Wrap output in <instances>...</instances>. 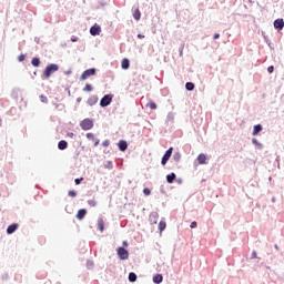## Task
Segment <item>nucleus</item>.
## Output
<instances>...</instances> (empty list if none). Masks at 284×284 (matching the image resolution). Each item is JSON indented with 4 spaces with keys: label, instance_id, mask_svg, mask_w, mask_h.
<instances>
[{
    "label": "nucleus",
    "instance_id": "nucleus-1",
    "mask_svg": "<svg viewBox=\"0 0 284 284\" xmlns=\"http://www.w3.org/2000/svg\"><path fill=\"white\" fill-rule=\"evenodd\" d=\"M54 72H59V64L51 63L47 65L43 72L44 79H50Z\"/></svg>",
    "mask_w": 284,
    "mask_h": 284
},
{
    "label": "nucleus",
    "instance_id": "nucleus-2",
    "mask_svg": "<svg viewBox=\"0 0 284 284\" xmlns=\"http://www.w3.org/2000/svg\"><path fill=\"white\" fill-rule=\"evenodd\" d=\"M80 128L84 131L92 130L94 128V122L92 121V119L87 118L81 121Z\"/></svg>",
    "mask_w": 284,
    "mask_h": 284
},
{
    "label": "nucleus",
    "instance_id": "nucleus-3",
    "mask_svg": "<svg viewBox=\"0 0 284 284\" xmlns=\"http://www.w3.org/2000/svg\"><path fill=\"white\" fill-rule=\"evenodd\" d=\"M94 74H97V69H94V68L87 69L85 71H83L80 79H81V81H85V80L90 79V77H94Z\"/></svg>",
    "mask_w": 284,
    "mask_h": 284
},
{
    "label": "nucleus",
    "instance_id": "nucleus-4",
    "mask_svg": "<svg viewBox=\"0 0 284 284\" xmlns=\"http://www.w3.org/2000/svg\"><path fill=\"white\" fill-rule=\"evenodd\" d=\"M118 256H119L120 261H128V258H130V253L128 252V250L120 246L118 248Z\"/></svg>",
    "mask_w": 284,
    "mask_h": 284
},
{
    "label": "nucleus",
    "instance_id": "nucleus-5",
    "mask_svg": "<svg viewBox=\"0 0 284 284\" xmlns=\"http://www.w3.org/2000/svg\"><path fill=\"white\" fill-rule=\"evenodd\" d=\"M113 95L112 94H105L101 100H100V106L101 108H108L110 103H112Z\"/></svg>",
    "mask_w": 284,
    "mask_h": 284
},
{
    "label": "nucleus",
    "instance_id": "nucleus-6",
    "mask_svg": "<svg viewBox=\"0 0 284 284\" xmlns=\"http://www.w3.org/2000/svg\"><path fill=\"white\" fill-rule=\"evenodd\" d=\"M173 150H174L173 148H170V149L164 153V155H163V158H162V161H161L162 165H166V164H168V161H170V158L172 156Z\"/></svg>",
    "mask_w": 284,
    "mask_h": 284
},
{
    "label": "nucleus",
    "instance_id": "nucleus-7",
    "mask_svg": "<svg viewBox=\"0 0 284 284\" xmlns=\"http://www.w3.org/2000/svg\"><path fill=\"white\" fill-rule=\"evenodd\" d=\"M90 34L91 37H99V34H101V26L94 24L93 27H91Z\"/></svg>",
    "mask_w": 284,
    "mask_h": 284
},
{
    "label": "nucleus",
    "instance_id": "nucleus-8",
    "mask_svg": "<svg viewBox=\"0 0 284 284\" xmlns=\"http://www.w3.org/2000/svg\"><path fill=\"white\" fill-rule=\"evenodd\" d=\"M149 221L151 225H156L159 221V213L158 212H152L149 216Z\"/></svg>",
    "mask_w": 284,
    "mask_h": 284
},
{
    "label": "nucleus",
    "instance_id": "nucleus-9",
    "mask_svg": "<svg viewBox=\"0 0 284 284\" xmlns=\"http://www.w3.org/2000/svg\"><path fill=\"white\" fill-rule=\"evenodd\" d=\"M273 26H274L275 30H283V28H284V21H283V19H276V20L273 22Z\"/></svg>",
    "mask_w": 284,
    "mask_h": 284
},
{
    "label": "nucleus",
    "instance_id": "nucleus-10",
    "mask_svg": "<svg viewBox=\"0 0 284 284\" xmlns=\"http://www.w3.org/2000/svg\"><path fill=\"white\" fill-rule=\"evenodd\" d=\"M17 230H19V224H17V223L10 224L7 227V234H14V232H17Z\"/></svg>",
    "mask_w": 284,
    "mask_h": 284
},
{
    "label": "nucleus",
    "instance_id": "nucleus-11",
    "mask_svg": "<svg viewBox=\"0 0 284 284\" xmlns=\"http://www.w3.org/2000/svg\"><path fill=\"white\" fill-rule=\"evenodd\" d=\"M87 139H89V141H93L94 148H97L101 142L99 139L94 138V133H87Z\"/></svg>",
    "mask_w": 284,
    "mask_h": 284
},
{
    "label": "nucleus",
    "instance_id": "nucleus-12",
    "mask_svg": "<svg viewBox=\"0 0 284 284\" xmlns=\"http://www.w3.org/2000/svg\"><path fill=\"white\" fill-rule=\"evenodd\" d=\"M118 146L120 152H125V150H128V142L125 140H120Z\"/></svg>",
    "mask_w": 284,
    "mask_h": 284
},
{
    "label": "nucleus",
    "instance_id": "nucleus-13",
    "mask_svg": "<svg viewBox=\"0 0 284 284\" xmlns=\"http://www.w3.org/2000/svg\"><path fill=\"white\" fill-rule=\"evenodd\" d=\"M85 214H88V211L85 209H80L77 214V219L79 221H83L85 219Z\"/></svg>",
    "mask_w": 284,
    "mask_h": 284
},
{
    "label": "nucleus",
    "instance_id": "nucleus-14",
    "mask_svg": "<svg viewBox=\"0 0 284 284\" xmlns=\"http://www.w3.org/2000/svg\"><path fill=\"white\" fill-rule=\"evenodd\" d=\"M98 102H99V97H97V95H91L88 99V104L89 105H97Z\"/></svg>",
    "mask_w": 284,
    "mask_h": 284
},
{
    "label": "nucleus",
    "instance_id": "nucleus-15",
    "mask_svg": "<svg viewBox=\"0 0 284 284\" xmlns=\"http://www.w3.org/2000/svg\"><path fill=\"white\" fill-rule=\"evenodd\" d=\"M260 132H263V125L261 124L254 125L253 132H252L253 136H256Z\"/></svg>",
    "mask_w": 284,
    "mask_h": 284
},
{
    "label": "nucleus",
    "instance_id": "nucleus-16",
    "mask_svg": "<svg viewBox=\"0 0 284 284\" xmlns=\"http://www.w3.org/2000/svg\"><path fill=\"white\" fill-rule=\"evenodd\" d=\"M121 68H122V70H129V69H130V60L126 59V58H124V59L122 60Z\"/></svg>",
    "mask_w": 284,
    "mask_h": 284
},
{
    "label": "nucleus",
    "instance_id": "nucleus-17",
    "mask_svg": "<svg viewBox=\"0 0 284 284\" xmlns=\"http://www.w3.org/2000/svg\"><path fill=\"white\" fill-rule=\"evenodd\" d=\"M197 161H199L200 165H205V161H207V156L205 154L201 153L197 156Z\"/></svg>",
    "mask_w": 284,
    "mask_h": 284
},
{
    "label": "nucleus",
    "instance_id": "nucleus-18",
    "mask_svg": "<svg viewBox=\"0 0 284 284\" xmlns=\"http://www.w3.org/2000/svg\"><path fill=\"white\" fill-rule=\"evenodd\" d=\"M68 149V142L65 140H61L58 143V150H67Z\"/></svg>",
    "mask_w": 284,
    "mask_h": 284
},
{
    "label": "nucleus",
    "instance_id": "nucleus-19",
    "mask_svg": "<svg viewBox=\"0 0 284 284\" xmlns=\"http://www.w3.org/2000/svg\"><path fill=\"white\" fill-rule=\"evenodd\" d=\"M153 283H155V284L163 283V275L156 274L155 276H153Z\"/></svg>",
    "mask_w": 284,
    "mask_h": 284
},
{
    "label": "nucleus",
    "instance_id": "nucleus-20",
    "mask_svg": "<svg viewBox=\"0 0 284 284\" xmlns=\"http://www.w3.org/2000/svg\"><path fill=\"white\" fill-rule=\"evenodd\" d=\"M31 65H33V68H39V65H41V60L39 58H33Z\"/></svg>",
    "mask_w": 284,
    "mask_h": 284
},
{
    "label": "nucleus",
    "instance_id": "nucleus-21",
    "mask_svg": "<svg viewBox=\"0 0 284 284\" xmlns=\"http://www.w3.org/2000/svg\"><path fill=\"white\" fill-rule=\"evenodd\" d=\"M166 123H174V112H169L168 113Z\"/></svg>",
    "mask_w": 284,
    "mask_h": 284
},
{
    "label": "nucleus",
    "instance_id": "nucleus-22",
    "mask_svg": "<svg viewBox=\"0 0 284 284\" xmlns=\"http://www.w3.org/2000/svg\"><path fill=\"white\" fill-rule=\"evenodd\" d=\"M165 227H168V224L165 223V221H160L159 223V231L160 232H165Z\"/></svg>",
    "mask_w": 284,
    "mask_h": 284
},
{
    "label": "nucleus",
    "instance_id": "nucleus-23",
    "mask_svg": "<svg viewBox=\"0 0 284 284\" xmlns=\"http://www.w3.org/2000/svg\"><path fill=\"white\" fill-rule=\"evenodd\" d=\"M133 19H135V21H141V11L139 9L133 12Z\"/></svg>",
    "mask_w": 284,
    "mask_h": 284
},
{
    "label": "nucleus",
    "instance_id": "nucleus-24",
    "mask_svg": "<svg viewBox=\"0 0 284 284\" xmlns=\"http://www.w3.org/2000/svg\"><path fill=\"white\" fill-rule=\"evenodd\" d=\"M252 144L256 145L257 150H263V144L256 139H252Z\"/></svg>",
    "mask_w": 284,
    "mask_h": 284
},
{
    "label": "nucleus",
    "instance_id": "nucleus-25",
    "mask_svg": "<svg viewBox=\"0 0 284 284\" xmlns=\"http://www.w3.org/2000/svg\"><path fill=\"white\" fill-rule=\"evenodd\" d=\"M174 179H176L175 173H171V174L166 175L168 183H174Z\"/></svg>",
    "mask_w": 284,
    "mask_h": 284
},
{
    "label": "nucleus",
    "instance_id": "nucleus-26",
    "mask_svg": "<svg viewBox=\"0 0 284 284\" xmlns=\"http://www.w3.org/2000/svg\"><path fill=\"white\" fill-rule=\"evenodd\" d=\"M185 89L187 92H192L194 90V83L193 82H186L185 83Z\"/></svg>",
    "mask_w": 284,
    "mask_h": 284
},
{
    "label": "nucleus",
    "instance_id": "nucleus-27",
    "mask_svg": "<svg viewBox=\"0 0 284 284\" xmlns=\"http://www.w3.org/2000/svg\"><path fill=\"white\" fill-rule=\"evenodd\" d=\"M98 227L100 232H103V230H105L103 219L98 220Z\"/></svg>",
    "mask_w": 284,
    "mask_h": 284
},
{
    "label": "nucleus",
    "instance_id": "nucleus-28",
    "mask_svg": "<svg viewBox=\"0 0 284 284\" xmlns=\"http://www.w3.org/2000/svg\"><path fill=\"white\" fill-rule=\"evenodd\" d=\"M129 281H130V283H136L135 273H133V272L129 273Z\"/></svg>",
    "mask_w": 284,
    "mask_h": 284
},
{
    "label": "nucleus",
    "instance_id": "nucleus-29",
    "mask_svg": "<svg viewBox=\"0 0 284 284\" xmlns=\"http://www.w3.org/2000/svg\"><path fill=\"white\" fill-rule=\"evenodd\" d=\"M105 170H113L114 165L112 164V161H106L104 164Z\"/></svg>",
    "mask_w": 284,
    "mask_h": 284
},
{
    "label": "nucleus",
    "instance_id": "nucleus-30",
    "mask_svg": "<svg viewBox=\"0 0 284 284\" xmlns=\"http://www.w3.org/2000/svg\"><path fill=\"white\" fill-rule=\"evenodd\" d=\"M173 161H175V163H179V161H181V154L179 152H175L173 154Z\"/></svg>",
    "mask_w": 284,
    "mask_h": 284
},
{
    "label": "nucleus",
    "instance_id": "nucleus-31",
    "mask_svg": "<svg viewBox=\"0 0 284 284\" xmlns=\"http://www.w3.org/2000/svg\"><path fill=\"white\" fill-rule=\"evenodd\" d=\"M88 205H90V207H97V202L94 200H88Z\"/></svg>",
    "mask_w": 284,
    "mask_h": 284
},
{
    "label": "nucleus",
    "instance_id": "nucleus-32",
    "mask_svg": "<svg viewBox=\"0 0 284 284\" xmlns=\"http://www.w3.org/2000/svg\"><path fill=\"white\" fill-rule=\"evenodd\" d=\"M148 108H150V110H156V104L154 102H149Z\"/></svg>",
    "mask_w": 284,
    "mask_h": 284
},
{
    "label": "nucleus",
    "instance_id": "nucleus-33",
    "mask_svg": "<svg viewBox=\"0 0 284 284\" xmlns=\"http://www.w3.org/2000/svg\"><path fill=\"white\" fill-rule=\"evenodd\" d=\"M84 92H92V84H85Z\"/></svg>",
    "mask_w": 284,
    "mask_h": 284
},
{
    "label": "nucleus",
    "instance_id": "nucleus-34",
    "mask_svg": "<svg viewBox=\"0 0 284 284\" xmlns=\"http://www.w3.org/2000/svg\"><path fill=\"white\" fill-rule=\"evenodd\" d=\"M143 194H144V196H150V194H152V191H150V189L145 187L143 190Z\"/></svg>",
    "mask_w": 284,
    "mask_h": 284
},
{
    "label": "nucleus",
    "instance_id": "nucleus-35",
    "mask_svg": "<svg viewBox=\"0 0 284 284\" xmlns=\"http://www.w3.org/2000/svg\"><path fill=\"white\" fill-rule=\"evenodd\" d=\"M18 61L21 63L22 61H26V55L24 54H20L18 57Z\"/></svg>",
    "mask_w": 284,
    "mask_h": 284
},
{
    "label": "nucleus",
    "instance_id": "nucleus-36",
    "mask_svg": "<svg viewBox=\"0 0 284 284\" xmlns=\"http://www.w3.org/2000/svg\"><path fill=\"white\" fill-rule=\"evenodd\" d=\"M40 100L42 103H48V97L40 95Z\"/></svg>",
    "mask_w": 284,
    "mask_h": 284
},
{
    "label": "nucleus",
    "instance_id": "nucleus-37",
    "mask_svg": "<svg viewBox=\"0 0 284 284\" xmlns=\"http://www.w3.org/2000/svg\"><path fill=\"white\" fill-rule=\"evenodd\" d=\"M69 196H71L72 199H74L77 196V191H69Z\"/></svg>",
    "mask_w": 284,
    "mask_h": 284
},
{
    "label": "nucleus",
    "instance_id": "nucleus-38",
    "mask_svg": "<svg viewBox=\"0 0 284 284\" xmlns=\"http://www.w3.org/2000/svg\"><path fill=\"white\" fill-rule=\"evenodd\" d=\"M267 72H268V74H272V72H274V65H270L267 68Z\"/></svg>",
    "mask_w": 284,
    "mask_h": 284
},
{
    "label": "nucleus",
    "instance_id": "nucleus-39",
    "mask_svg": "<svg viewBox=\"0 0 284 284\" xmlns=\"http://www.w3.org/2000/svg\"><path fill=\"white\" fill-rule=\"evenodd\" d=\"M81 181H83V178H81V179H75V180H74L75 185H81Z\"/></svg>",
    "mask_w": 284,
    "mask_h": 284
},
{
    "label": "nucleus",
    "instance_id": "nucleus-40",
    "mask_svg": "<svg viewBox=\"0 0 284 284\" xmlns=\"http://www.w3.org/2000/svg\"><path fill=\"white\" fill-rule=\"evenodd\" d=\"M71 41H72V43H77V41H79V38L75 37V36H72V37H71Z\"/></svg>",
    "mask_w": 284,
    "mask_h": 284
},
{
    "label": "nucleus",
    "instance_id": "nucleus-41",
    "mask_svg": "<svg viewBox=\"0 0 284 284\" xmlns=\"http://www.w3.org/2000/svg\"><path fill=\"white\" fill-rule=\"evenodd\" d=\"M103 148H108L110 145V141L105 140L102 142Z\"/></svg>",
    "mask_w": 284,
    "mask_h": 284
},
{
    "label": "nucleus",
    "instance_id": "nucleus-42",
    "mask_svg": "<svg viewBox=\"0 0 284 284\" xmlns=\"http://www.w3.org/2000/svg\"><path fill=\"white\" fill-rule=\"evenodd\" d=\"M196 225H197L196 221H193V222L190 224L191 230H194V227H196Z\"/></svg>",
    "mask_w": 284,
    "mask_h": 284
},
{
    "label": "nucleus",
    "instance_id": "nucleus-43",
    "mask_svg": "<svg viewBox=\"0 0 284 284\" xmlns=\"http://www.w3.org/2000/svg\"><path fill=\"white\" fill-rule=\"evenodd\" d=\"M67 136H69V139H74V133L69 132V133L67 134Z\"/></svg>",
    "mask_w": 284,
    "mask_h": 284
},
{
    "label": "nucleus",
    "instance_id": "nucleus-44",
    "mask_svg": "<svg viewBox=\"0 0 284 284\" xmlns=\"http://www.w3.org/2000/svg\"><path fill=\"white\" fill-rule=\"evenodd\" d=\"M220 38H221V34H219V33H215V34L213 36V39H214V40L220 39Z\"/></svg>",
    "mask_w": 284,
    "mask_h": 284
},
{
    "label": "nucleus",
    "instance_id": "nucleus-45",
    "mask_svg": "<svg viewBox=\"0 0 284 284\" xmlns=\"http://www.w3.org/2000/svg\"><path fill=\"white\" fill-rule=\"evenodd\" d=\"M251 258H256V251L252 252Z\"/></svg>",
    "mask_w": 284,
    "mask_h": 284
},
{
    "label": "nucleus",
    "instance_id": "nucleus-46",
    "mask_svg": "<svg viewBox=\"0 0 284 284\" xmlns=\"http://www.w3.org/2000/svg\"><path fill=\"white\" fill-rule=\"evenodd\" d=\"M138 39H145V36L139 33V34H138Z\"/></svg>",
    "mask_w": 284,
    "mask_h": 284
},
{
    "label": "nucleus",
    "instance_id": "nucleus-47",
    "mask_svg": "<svg viewBox=\"0 0 284 284\" xmlns=\"http://www.w3.org/2000/svg\"><path fill=\"white\" fill-rule=\"evenodd\" d=\"M180 57H183V48L180 49Z\"/></svg>",
    "mask_w": 284,
    "mask_h": 284
},
{
    "label": "nucleus",
    "instance_id": "nucleus-48",
    "mask_svg": "<svg viewBox=\"0 0 284 284\" xmlns=\"http://www.w3.org/2000/svg\"><path fill=\"white\" fill-rule=\"evenodd\" d=\"M281 101L284 103V93L281 95Z\"/></svg>",
    "mask_w": 284,
    "mask_h": 284
},
{
    "label": "nucleus",
    "instance_id": "nucleus-49",
    "mask_svg": "<svg viewBox=\"0 0 284 284\" xmlns=\"http://www.w3.org/2000/svg\"><path fill=\"white\" fill-rule=\"evenodd\" d=\"M276 162L280 163L281 162V156L276 158Z\"/></svg>",
    "mask_w": 284,
    "mask_h": 284
},
{
    "label": "nucleus",
    "instance_id": "nucleus-50",
    "mask_svg": "<svg viewBox=\"0 0 284 284\" xmlns=\"http://www.w3.org/2000/svg\"><path fill=\"white\" fill-rule=\"evenodd\" d=\"M65 74H72V70L67 71Z\"/></svg>",
    "mask_w": 284,
    "mask_h": 284
},
{
    "label": "nucleus",
    "instance_id": "nucleus-51",
    "mask_svg": "<svg viewBox=\"0 0 284 284\" xmlns=\"http://www.w3.org/2000/svg\"><path fill=\"white\" fill-rule=\"evenodd\" d=\"M272 203H276V197H272Z\"/></svg>",
    "mask_w": 284,
    "mask_h": 284
},
{
    "label": "nucleus",
    "instance_id": "nucleus-52",
    "mask_svg": "<svg viewBox=\"0 0 284 284\" xmlns=\"http://www.w3.org/2000/svg\"><path fill=\"white\" fill-rule=\"evenodd\" d=\"M123 245H124V247H128V242L124 241V242H123Z\"/></svg>",
    "mask_w": 284,
    "mask_h": 284
},
{
    "label": "nucleus",
    "instance_id": "nucleus-53",
    "mask_svg": "<svg viewBox=\"0 0 284 284\" xmlns=\"http://www.w3.org/2000/svg\"><path fill=\"white\" fill-rule=\"evenodd\" d=\"M274 248L278 251V244H275V245H274Z\"/></svg>",
    "mask_w": 284,
    "mask_h": 284
},
{
    "label": "nucleus",
    "instance_id": "nucleus-54",
    "mask_svg": "<svg viewBox=\"0 0 284 284\" xmlns=\"http://www.w3.org/2000/svg\"><path fill=\"white\" fill-rule=\"evenodd\" d=\"M87 265H88V266H90V265L92 266V262L89 261V262L87 263Z\"/></svg>",
    "mask_w": 284,
    "mask_h": 284
},
{
    "label": "nucleus",
    "instance_id": "nucleus-55",
    "mask_svg": "<svg viewBox=\"0 0 284 284\" xmlns=\"http://www.w3.org/2000/svg\"><path fill=\"white\" fill-rule=\"evenodd\" d=\"M277 168H281V164H277Z\"/></svg>",
    "mask_w": 284,
    "mask_h": 284
},
{
    "label": "nucleus",
    "instance_id": "nucleus-56",
    "mask_svg": "<svg viewBox=\"0 0 284 284\" xmlns=\"http://www.w3.org/2000/svg\"><path fill=\"white\" fill-rule=\"evenodd\" d=\"M270 181H272V178H268Z\"/></svg>",
    "mask_w": 284,
    "mask_h": 284
},
{
    "label": "nucleus",
    "instance_id": "nucleus-57",
    "mask_svg": "<svg viewBox=\"0 0 284 284\" xmlns=\"http://www.w3.org/2000/svg\"><path fill=\"white\" fill-rule=\"evenodd\" d=\"M0 125H1V119H0Z\"/></svg>",
    "mask_w": 284,
    "mask_h": 284
},
{
    "label": "nucleus",
    "instance_id": "nucleus-58",
    "mask_svg": "<svg viewBox=\"0 0 284 284\" xmlns=\"http://www.w3.org/2000/svg\"><path fill=\"white\" fill-rule=\"evenodd\" d=\"M36 41H39V40H37V38H36Z\"/></svg>",
    "mask_w": 284,
    "mask_h": 284
},
{
    "label": "nucleus",
    "instance_id": "nucleus-59",
    "mask_svg": "<svg viewBox=\"0 0 284 284\" xmlns=\"http://www.w3.org/2000/svg\"><path fill=\"white\" fill-rule=\"evenodd\" d=\"M36 41H39V40H37V38H36Z\"/></svg>",
    "mask_w": 284,
    "mask_h": 284
}]
</instances>
